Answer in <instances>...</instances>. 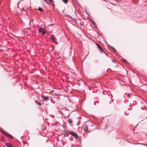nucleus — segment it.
<instances>
[{"label":"nucleus","instance_id":"nucleus-1","mask_svg":"<svg viewBox=\"0 0 147 147\" xmlns=\"http://www.w3.org/2000/svg\"><path fill=\"white\" fill-rule=\"evenodd\" d=\"M141 99L142 101L141 102L140 106L142 109L143 110L145 109L146 107L147 106V102L144 100L142 98H141Z\"/></svg>","mask_w":147,"mask_h":147},{"label":"nucleus","instance_id":"nucleus-2","mask_svg":"<svg viewBox=\"0 0 147 147\" xmlns=\"http://www.w3.org/2000/svg\"><path fill=\"white\" fill-rule=\"evenodd\" d=\"M68 133L69 134H70L73 136L75 138H77L78 137V135L76 133L74 132L69 131H68Z\"/></svg>","mask_w":147,"mask_h":147},{"label":"nucleus","instance_id":"nucleus-3","mask_svg":"<svg viewBox=\"0 0 147 147\" xmlns=\"http://www.w3.org/2000/svg\"><path fill=\"white\" fill-rule=\"evenodd\" d=\"M38 32L41 33L42 34L43 36H44L45 34V29L42 28V27H40L39 28Z\"/></svg>","mask_w":147,"mask_h":147},{"label":"nucleus","instance_id":"nucleus-4","mask_svg":"<svg viewBox=\"0 0 147 147\" xmlns=\"http://www.w3.org/2000/svg\"><path fill=\"white\" fill-rule=\"evenodd\" d=\"M82 128L84 131L88 132V127L86 125H85L83 126Z\"/></svg>","mask_w":147,"mask_h":147},{"label":"nucleus","instance_id":"nucleus-5","mask_svg":"<svg viewBox=\"0 0 147 147\" xmlns=\"http://www.w3.org/2000/svg\"><path fill=\"white\" fill-rule=\"evenodd\" d=\"M100 50V52L102 53H104L105 54V55L107 56L108 57V55L104 51L103 49H102V48L101 47L99 49Z\"/></svg>","mask_w":147,"mask_h":147},{"label":"nucleus","instance_id":"nucleus-6","mask_svg":"<svg viewBox=\"0 0 147 147\" xmlns=\"http://www.w3.org/2000/svg\"><path fill=\"white\" fill-rule=\"evenodd\" d=\"M50 38L53 42H55V38L54 36L53 35H51L50 36Z\"/></svg>","mask_w":147,"mask_h":147},{"label":"nucleus","instance_id":"nucleus-7","mask_svg":"<svg viewBox=\"0 0 147 147\" xmlns=\"http://www.w3.org/2000/svg\"><path fill=\"white\" fill-rule=\"evenodd\" d=\"M3 132L5 136H7L8 137H10L11 138H12L13 137L11 135H10V134H8L7 133H6L4 131H3Z\"/></svg>","mask_w":147,"mask_h":147},{"label":"nucleus","instance_id":"nucleus-8","mask_svg":"<svg viewBox=\"0 0 147 147\" xmlns=\"http://www.w3.org/2000/svg\"><path fill=\"white\" fill-rule=\"evenodd\" d=\"M43 98L44 100L47 101L49 99V97L47 96H43Z\"/></svg>","mask_w":147,"mask_h":147},{"label":"nucleus","instance_id":"nucleus-9","mask_svg":"<svg viewBox=\"0 0 147 147\" xmlns=\"http://www.w3.org/2000/svg\"><path fill=\"white\" fill-rule=\"evenodd\" d=\"M5 144L7 147H13L11 144L9 143H6Z\"/></svg>","mask_w":147,"mask_h":147},{"label":"nucleus","instance_id":"nucleus-10","mask_svg":"<svg viewBox=\"0 0 147 147\" xmlns=\"http://www.w3.org/2000/svg\"><path fill=\"white\" fill-rule=\"evenodd\" d=\"M51 5H53L54 4V1L53 0H49Z\"/></svg>","mask_w":147,"mask_h":147},{"label":"nucleus","instance_id":"nucleus-11","mask_svg":"<svg viewBox=\"0 0 147 147\" xmlns=\"http://www.w3.org/2000/svg\"><path fill=\"white\" fill-rule=\"evenodd\" d=\"M68 121L70 125H71V123L73 122L72 120L71 119H69L68 120Z\"/></svg>","mask_w":147,"mask_h":147},{"label":"nucleus","instance_id":"nucleus-12","mask_svg":"<svg viewBox=\"0 0 147 147\" xmlns=\"http://www.w3.org/2000/svg\"><path fill=\"white\" fill-rule=\"evenodd\" d=\"M35 102L36 104L40 106L41 105V104L38 101H35Z\"/></svg>","mask_w":147,"mask_h":147},{"label":"nucleus","instance_id":"nucleus-13","mask_svg":"<svg viewBox=\"0 0 147 147\" xmlns=\"http://www.w3.org/2000/svg\"><path fill=\"white\" fill-rule=\"evenodd\" d=\"M91 22L92 24L94 26H95L96 25L95 23L92 20H91Z\"/></svg>","mask_w":147,"mask_h":147},{"label":"nucleus","instance_id":"nucleus-14","mask_svg":"<svg viewBox=\"0 0 147 147\" xmlns=\"http://www.w3.org/2000/svg\"><path fill=\"white\" fill-rule=\"evenodd\" d=\"M38 10L41 11H43V10L40 7H39L38 8Z\"/></svg>","mask_w":147,"mask_h":147},{"label":"nucleus","instance_id":"nucleus-15","mask_svg":"<svg viewBox=\"0 0 147 147\" xmlns=\"http://www.w3.org/2000/svg\"><path fill=\"white\" fill-rule=\"evenodd\" d=\"M96 45L98 47V49H99V48H100V47H101V46L99 45L98 44V43H96Z\"/></svg>","mask_w":147,"mask_h":147},{"label":"nucleus","instance_id":"nucleus-16","mask_svg":"<svg viewBox=\"0 0 147 147\" xmlns=\"http://www.w3.org/2000/svg\"><path fill=\"white\" fill-rule=\"evenodd\" d=\"M122 60L125 63H127L126 60L125 59H123Z\"/></svg>","mask_w":147,"mask_h":147},{"label":"nucleus","instance_id":"nucleus-17","mask_svg":"<svg viewBox=\"0 0 147 147\" xmlns=\"http://www.w3.org/2000/svg\"><path fill=\"white\" fill-rule=\"evenodd\" d=\"M63 1L65 3H67L68 1V0H63Z\"/></svg>","mask_w":147,"mask_h":147},{"label":"nucleus","instance_id":"nucleus-18","mask_svg":"<svg viewBox=\"0 0 147 147\" xmlns=\"http://www.w3.org/2000/svg\"><path fill=\"white\" fill-rule=\"evenodd\" d=\"M44 0L48 4H49V3L47 1V0Z\"/></svg>","mask_w":147,"mask_h":147},{"label":"nucleus","instance_id":"nucleus-19","mask_svg":"<svg viewBox=\"0 0 147 147\" xmlns=\"http://www.w3.org/2000/svg\"><path fill=\"white\" fill-rule=\"evenodd\" d=\"M112 61H113L114 63H115V60H114V59H112Z\"/></svg>","mask_w":147,"mask_h":147},{"label":"nucleus","instance_id":"nucleus-20","mask_svg":"<svg viewBox=\"0 0 147 147\" xmlns=\"http://www.w3.org/2000/svg\"><path fill=\"white\" fill-rule=\"evenodd\" d=\"M96 102H98H98L97 101L95 102L94 103V105H95V104Z\"/></svg>","mask_w":147,"mask_h":147},{"label":"nucleus","instance_id":"nucleus-21","mask_svg":"<svg viewBox=\"0 0 147 147\" xmlns=\"http://www.w3.org/2000/svg\"><path fill=\"white\" fill-rule=\"evenodd\" d=\"M93 126V125H90V127H92Z\"/></svg>","mask_w":147,"mask_h":147},{"label":"nucleus","instance_id":"nucleus-22","mask_svg":"<svg viewBox=\"0 0 147 147\" xmlns=\"http://www.w3.org/2000/svg\"><path fill=\"white\" fill-rule=\"evenodd\" d=\"M90 123L92 124H93V123L92 122H90Z\"/></svg>","mask_w":147,"mask_h":147},{"label":"nucleus","instance_id":"nucleus-23","mask_svg":"<svg viewBox=\"0 0 147 147\" xmlns=\"http://www.w3.org/2000/svg\"><path fill=\"white\" fill-rule=\"evenodd\" d=\"M113 50L115 51H116V50H115V49H113Z\"/></svg>","mask_w":147,"mask_h":147},{"label":"nucleus","instance_id":"nucleus-24","mask_svg":"<svg viewBox=\"0 0 147 147\" xmlns=\"http://www.w3.org/2000/svg\"><path fill=\"white\" fill-rule=\"evenodd\" d=\"M52 92V91H50V92Z\"/></svg>","mask_w":147,"mask_h":147}]
</instances>
